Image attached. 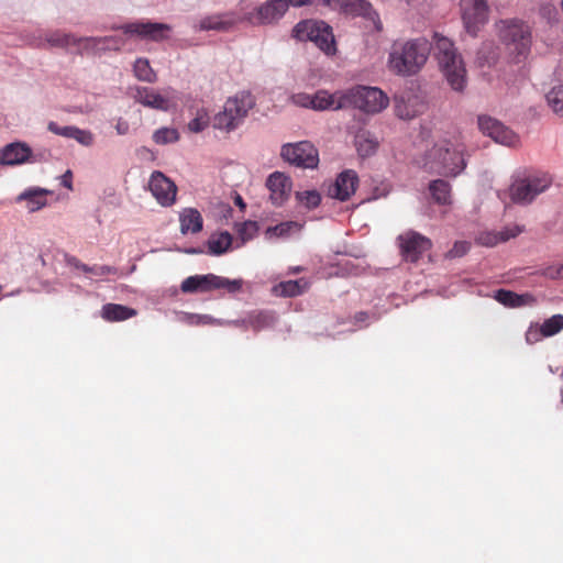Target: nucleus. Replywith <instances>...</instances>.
I'll return each mask as SVG.
<instances>
[{
    "instance_id": "f257e3e1",
    "label": "nucleus",
    "mask_w": 563,
    "mask_h": 563,
    "mask_svg": "<svg viewBox=\"0 0 563 563\" xmlns=\"http://www.w3.org/2000/svg\"><path fill=\"white\" fill-rule=\"evenodd\" d=\"M432 44L426 37L395 41L388 54V69L397 76L417 75L427 64Z\"/></svg>"
},
{
    "instance_id": "f03ea898",
    "label": "nucleus",
    "mask_w": 563,
    "mask_h": 563,
    "mask_svg": "<svg viewBox=\"0 0 563 563\" xmlns=\"http://www.w3.org/2000/svg\"><path fill=\"white\" fill-rule=\"evenodd\" d=\"M465 144L460 140H444L437 143L428 153L426 167L440 175L455 177L466 167Z\"/></svg>"
},
{
    "instance_id": "7ed1b4c3",
    "label": "nucleus",
    "mask_w": 563,
    "mask_h": 563,
    "mask_svg": "<svg viewBox=\"0 0 563 563\" xmlns=\"http://www.w3.org/2000/svg\"><path fill=\"white\" fill-rule=\"evenodd\" d=\"M434 42L435 57L448 84L453 90L463 91L466 87V69L461 55L450 38L435 33Z\"/></svg>"
},
{
    "instance_id": "20e7f679",
    "label": "nucleus",
    "mask_w": 563,
    "mask_h": 563,
    "mask_svg": "<svg viewBox=\"0 0 563 563\" xmlns=\"http://www.w3.org/2000/svg\"><path fill=\"white\" fill-rule=\"evenodd\" d=\"M499 40L506 45L517 62L523 60L531 46L529 26L517 20H500L496 23Z\"/></svg>"
},
{
    "instance_id": "39448f33",
    "label": "nucleus",
    "mask_w": 563,
    "mask_h": 563,
    "mask_svg": "<svg viewBox=\"0 0 563 563\" xmlns=\"http://www.w3.org/2000/svg\"><path fill=\"white\" fill-rule=\"evenodd\" d=\"M292 35L299 41L313 42L327 55H332L336 51L332 30L322 21H301L295 25Z\"/></svg>"
},
{
    "instance_id": "423d86ee",
    "label": "nucleus",
    "mask_w": 563,
    "mask_h": 563,
    "mask_svg": "<svg viewBox=\"0 0 563 563\" xmlns=\"http://www.w3.org/2000/svg\"><path fill=\"white\" fill-rule=\"evenodd\" d=\"M242 279H229L214 274L194 275L183 280L180 289L186 294L207 292L213 289H225L230 294L242 289Z\"/></svg>"
},
{
    "instance_id": "0eeeda50",
    "label": "nucleus",
    "mask_w": 563,
    "mask_h": 563,
    "mask_svg": "<svg viewBox=\"0 0 563 563\" xmlns=\"http://www.w3.org/2000/svg\"><path fill=\"white\" fill-rule=\"evenodd\" d=\"M349 108H357L366 113H378L389 103L388 97L376 87L356 86L346 90Z\"/></svg>"
},
{
    "instance_id": "6e6552de",
    "label": "nucleus",
    "mask_w": 563,
    "mask_h": 563,
    "mask_svg": "<svg viewBox=\"0 0 563 563\" xmlns=\"http://www.w3.org/2000/svg\"><path fill=\"white\" fill-rule=\"evenodd\" d=\"M552 184V177L547 173H539L514 180L510 186V198L516 203L528 205Z\"/></svg>"
},
{
    "instance_id": "1a4fd4ad",
    "label": "nucleus",
    "mask_w": 563,
    "mask_h": 563,
    "mask_svg": "<svg viewBox=\"0 0 563 563\" xmlns=\"http://www.w3.org/2000/svg\"><path fill=\"white\" fill-rule=\"evenodd\" d=\"M288 10L286 0H267L255 7L252 11L246 12L240 21L247 22L252 25H272L285 15Z\"/></svg>"
},
{
    "instance_id": "9d476101",
    "label": "nucleus",
    "mask_w": 563,
    "mask_h": 563,
    "mask_svg": "<svg viewBox=\"0 0 563 563\" xmlns=\"http://www.w3.org/2000/svg\"><path fill=\"white\" fill-rule=\"evenodd\" d=\"M280 156L300 168H316L319 164L318 150L309 141L284 144Z\"/></svg>"
},
{
    "instance_id": "9b49d317",
    "label": "nucleus",
    "mask_w": 563,
    "mask_h": 563,
    "mask_svg": "<svg viewBox=\"0 0 563 563\" xmlns=\"http://www.w3.org/2000/svg\"><path fill=\"white\" fill-rule=\"evenodd\" d=\"M461 11L466 32L476 36L481 27L488 22L487 0H461Z\"/></svg>"
},
{
    "instance_id": "f8f14e48",
    "label": "nucleus",
    "mask_w": 563,
    "mask_h": 563,
    "mask_svg": "<svg viewBox=\"0 0 563 563\" xmlns=\"http://www.w3.org/2000/svg\"><path fill=\"white\" fill-rule=\"evenodd\" d=\"M112 30H121L124 34L146 38L152 41H162L166 38V33L170 31V26L165 23L157 22H132L120 26H112Z\"/></svg>"
},
{
    "instance_id": "ddd939ff",
    "label": "nucleus",
    "mask_w": 563,
    "mask_h": 563,
    "mask_svg": "<svg viewBox=\"0 0 563 563\" xmlns=\"http://www.w3.org/2000/svg\"><path fill=\"white\" fill-rule=\"evenodd\" d=\"M398 242L402 257L411 263L417 262L432 245L428 238L415 231L400 234Z\"/></svg>"
},
{
    "instance_id": "4468645a",
    "label": "nucleus",
    "mask_w": 563,
    "mask_h": 563,
    "mask_svg": "<svg viewBox=\"0 0 563 563\" xmlns=\"http://www.w3.org/2000/svg\"><path fill=\"white\" fill-rule=\"evenodd\" d=\"M148 189L156 201L163 207H170L176 201L177 186L162 172L155 170L152 173Z\"/></svg>"
},
{
    "instance_id": "2eb2a0df",
    "label": "nucleus",
    "mask_w": 563,
    "mask_h": 563,
    "mask_svg": "<svg viewBox=\"0 0 563 563\" xmlns=\"http://www.w3.org/2000/svg\"><path fill=\"white\" fill-rule=\"evenodd\" d=\"M477 123L483 134L489 136L496 143L507 146H514L518 143L517 134L492 117L479 115Z\"/></svg>"
},
{
    "instance_id": "dca6fc26",
    "label": "nucleus",
    "mask_w": 563,
    "mask_h": 563,
    "mask_svg": "<svg viewBox=\"0 0 563 563\" xmlns=\"http://www.w3.org/2000/svg\"><path fill=\"white\" fill-rule=\"evenodd\" d=\"M170 92L172 89H166L165 93H159L153 88L137 87L134 99L144 107L161 111H168L174 106Z\"/></svg>"
},
{
    "instance_id": "f3484780",
    "label": "nucleus",
    "mask_w": 563,
    "mask_h": 563,
    "mask_svg": "<svg viewBox=\"0 0 563 563\" xmlns=\"http://www.w3.org/2000/svg\"><path fill=\"white\" fill-rule=\"evenodd\" d=\"M358 176L356 172L346 169L340 173L335 181L329 187L328 195L340 201H346L356 191Z\"/></svg>"
},
{
    "instance_id": "a211bd4d",
    "label": "nucleus",
    "mask_w": 563,
    "mask_h": 563,
    "mask_svg": "<svg viewBox=\"0 0 563 563\" xmlns=\"http://www.w3.org/2000/svg\"><path fill=\"white\" fill-rule=\"evenodd\" d=\"M312 109L317 111L347 109L346 90H338L333 93L327 90H318L312 95Z\"/></svg>"
},
{
    "instance_id": "6ab92c4d",
    "label": "nucleus",
    "mask_w": 563,
    "mask_h": 563,
    "mask_svg": "<svg viewBox=\"0 0 563 563\" xmlns=\"http://www.w3.org/2000/svg\"><path fill=\"white\" fill-rule=\"evenodd\" d=\"M271 192L269 199L274 206H282L290 195L291 181L289 177L280 172H275L266 180Z\"/></svg>"
},
{
    "instance_id": "aec40b11",
    "label": "nucleus",
    "mask_w": 563,
    "mask_h": 563,
    "mask_svg": "<svg viewBox=\"0 0 563 563\" xmlns=\"http://www.w3.org/2000/svg\"><path fill=\"white\" fill-rule=\"evenodd\" d=\"M31 157L32 148L24 142H13L0 148V165H22Z\"/></svg>"
},
{
    "instance_id": "412c9836",
    "label": "nucleus",
    "mask_w": 563,
    "mask_h": 563,
    "mask_svg": "<svg viewBox=\"0 0 563 563\" xmlns=\"http://www.w3.org/2000/svg\"><path fill=\"white\" fill-rule=\"evenodd\" d=\"M228 111L232 112L239 124L246 118L249 111L255 106V99L251 92L242 91L225 101Z\"/></svg>"
},
{
    "instance_id": "4be33fe9",
    "label": "nucleus",
    "mask_w": 563,
    "mask_h": 563,
    "mask_svg": "<svg viewBox=\"0 0 563 563\" xmlns=\"http://www.w3.org/2000/svg\"><path fill=\"white\" fill-rule=\"evenodd\" d=\"M241 22L235 19L232 12L211 14L199 21L200 31H229L235 23Z\"/></svg>"
},
{
    "instance_id": "5701e85b",
    "label": "nucleus",
    "mask_w": 563,
    "mask_h": 563,
    "mask_svg": "<svg viewBox=\"0 0 563 563\" xmlns=\"http://www.w3.org/2000/svg\"><path fill=\"white\" fill-rule=\"evenodd\" d=\"M180 231L183 234H196L202 230L203 219L195 208H185L179 214Z\"/></svg>"
},
{
    "instance_id": "b1692460",
    "label": "nucleus",
    "mask_w": 563,
    "mask_h": 563,
    "mask_svg": "<svg viewBox=\"0 0 563 563\" xmlns=\"http://www.w3.org/2000/svg\"><path fill=\"white\" fill-rule=\"evenodd\" d=\"M136 313L135 309L118 303H106L101 309V317L110 322L124 321Z\"/></svg>"
},
{
    "instance_id": "393cba45",
    "label": "nucleus",
    "mask_w": 563,
    "mask_h": 563,
    "mask_svg": "<svg viewBox=\"0 0 563 563\" xmlns=\"http://www.w3.org/2000/svg\"><path fill=\"white\" fill-rule=\"evenodd\" d=\"M520 233V229L515 227L514 229H506L499 232H482L476 238L478 244L483 246H495L500 242H506L510 238H515Z\"/></svg>"
},
{
    "instance_id": "a878e982",
    "label": "nucleus",
    "mask_w": 563,
    "mask_h": 563,
    "mask_svg": "<svg viewBox=\"0 0 563 563\" xmlns=\"http://www.w3.org/2000/svg\"><path fill=\"white\" fill-rule=\"evenodd\" d=\"M302 228H303V224L300 222L286 221V222L278 223L273 227H268L265 231V235L269 240L274 239V238L287 239L292 233L300 232Z\"/></svg>"
},
{
    "instance_id": "bb28decb",
    "label": "nucleus",
    "mask_w": 563,
    "mask_h": 563,
    "mask_svg": "<svg viewBox=\"0 0 563 563\" xmlns=\"http://www.w3.org/2000/svg\"><path fill=\"white\" fill-rule=\"evenodd\" d=\"M355 146L362 157L373 155L378 148V141L368 131H360L355 135Z\"/></svg>"
},
{
    "instance_id": "cd10ccee",
    "label": "nucleus",
    "mask_w": 563,
    "mask_h": 563,
    "mask_svg": "<svg viewBox=\"0 0 563 563\" xmlns=\"http://www.w3.org/2000/svg\"><path fill=\"white\" fill-rule=\"evenodd\" d=\"M340 3L342 12L346 15L369 18L373 13L371 3L365 0H341Z\"/></svg>"
},
{
    "instance_id": "c85d7f7f",
    "label": "nucleus",
    "mask_w": 563,
    "mask_h": 563,
    "mask_svg": "<svg viewBox=\"0 0 563 563\" xmlns=\"http://www.w3.org/2000/svg\"><path fill=\"white\" fill-rule=\"evenodd\" d=\"M107 51L104 37H78L76 52L79 54L98 55Z\"/></svg>"
},
{
    "instance_id": "c756f323",
    "label": "nucleus",
    "mask_w": 563,
    "mask_h": 563,
    "mask_svg": "<svg viewBox=\"0 0 563 563\" xmlns=\"http://www.w3.org/2000/svg\"><path fill=\"white\" fill-rule=\"evenodd\" d=\"M244 322L254 331L258 332L272 328L276 323V316L272 311H260L250 314Z\"/></svg>"
},
{
    "instance_id": "7c9ffc66",
    "label": "nucleus",
    "mask_w": 563,
    "mask_h": 563,
    "mask_svg": "<svg viewBox=\"0 0 563 563\" xmlns=\"http://www.w3.org/2000/svg\"><path fill=\"white\" fill-rule=\"evenodd\" d=\"M429 190L433 200L439 205H448L451 202V186L443 179L432 180Z\"/></svg>"
},
{
    "instance_id": "2f4dec72",
    "label": "nucleus",
    "mask_w": 563,
    "mask_h": 563,
    "mask_svg": "<svg viewBox=\"0 0 563 563\" xmlns=\"http://www.w3.org/2000/svg\"><path fill=\"white\" fill-rule=\"evenodd\" d=\"M46 191L43 189L25 190L16 197V201H27L30 211H36L46 205Z\"/></svg>"
},
{
    "instance_id": "473e14b6",
    "label": "nucleus",
    "mask_w": 563,
    "mask_h": 563,
    "mask_svg": "<svg viewBox=\"0 0 563 563\" xmlns=\"http://www.w3.org/2000/svg\"><path fill=\"white\" fill-rule=\"evenodd\" d=\"M232 244V236L229 232H222L219 235H212L208 240L209 254L221 255L225 253Z\"/></svg>"
},
{
    "instance_id": "72a5a7b5",
    "label": "nucleus",
    "mask_w": 563,
    "mask_h": 563,
    "mask_svg": "<svg viewBox=\"0 0 563 563\" xmlns=\"http://www.w3.org/2000/svg\"><path fill=\"white\" fill-rule=\"evenodd\" d=\"M240 124L235 122L232 112L228 111V107L224 103L223 110L218 112L212 120V126L218 130H223L227 132L235 130Z\"/></svg>"
},
{
    "instance_id": "f704fd0d",
    "label": "nucleus",
    "mask_w": 563,
    "mask_h": 563,
    "mask_svg": "<svg viewBox=\"0 0 563 563\" xmlns=\"http://www.w3.org/2000/svg\"><path fill=\"white\" fill-rule=\"evenodd\" d=\"M240 124L235 122L232 112L228 111V107L224 103L223 110L218 112L212 120V126L218 130H223L227 132L235 130Z\"/></svg>"
},
{
    "instance_id": "c9c22d12",
    "label": "nucleus",
    "mask_w": 563,
    "mask_h": 563,
    "mask_svg": "<svg viewBox=\"0 0 563 563\" xmlns=\"http://www.w3.org/2000/svg\"><path fill=\"white\" fill-rule=\"evenodd\" d=\"M307 283L303 279L287 280L278 284L275 287L276 292L284 297H295L303 292Z\"/></svg>"
},
{
    "instance_id": "e433bc0d",
    "label": "nucleus",
    "mask_w": 563,
    "mask_h": 563,
    "mask_svg": "<svg viewBox=\"0 0 563 563\" xmlns=\"http://www.w3.org/2000/svg\"><path fill=\"white\" fill-rule=\"evenodd\" d=\"M134 75L139 80L154 82L156 74L152 69L150 62L145 58H137L133 66Z\"/></svg>"
},
{
    "instance_id": "4c0bfd02",
    "label": "nucleus",
    "mask_w": 563,
    "mask_h": 563,
    "mask_svg": "<svg viewBox=\"0 0 563 563\" xmlns=\"http://www.w3.org/2000/svg\"><path fill=\"white\" fill-rule=\"evenodd\" d=\"M46 41L56 47H75L76 43H78V37L73 34L62 33V32H53L47 37Z\"/></svg>"
},
{
    "instance_id": "58836bf2",
    "label": "nucleus",
    "mask_w": 563,
    "mask_h": 563,
    "mask_svg": "<svg viewBox=\"0 0 563 563\" xmlns=\"http://www.w3.org/2000/svg\"><path fill=\"white\" fill-rule=\"evenodd\" d=\"M153 140L156 144H169L179 140V133L173 128H161L153 134Z\"/></svg>"
},
{
    "instance_id": "ea45409f",
    "label": "nucleus",
    "mask_w": 563,
    "mask_h": 563,
    "mask_svg": "<svg viewBox=\"0 0 563 563\" xmlns=\"http://www.w3.org/2000/svg\"><path fill=\"white\" fill-rule=\"evenodd\" d=\"M543 334L548 336L555 335L563 329V316L562 314H555L551 318L547 319L541 324Z\"/></svg>"
},
{
    "instance_id": "a19ab883",
    "label": "nucleus",
    "mask_w": 563,
    "mask_h": 563,
    "mask_svg": "<svg viewBox=\"0 0 563 563\" xmlns=\"http://www.w3.org/2000/svg\"><path fill=\"white\" fill-rule=\"evenodd\" d=\"M547 100L555 113L563 114V87H554L547 95Z\"/></svg>"
},
{
    "instance_id": "79ce46f5",
    "label": "nucleus",
    "mask_w": 563,
    "mask_h": 563,
    "mask_svg": "<svg viewBox=\"0 0 563 563\" xmlns=\"http://www.w3.org/2000/svg\"><path fill=\"white\" fill-rule=\"evenodd\" d=\"M210 123V118L208 112L205 109H201L197 112L195 119H192L188 123V129L190 132L199 133L203 131Z\"/></svg>"
},
{
    "instance_id": "37998d69",
    "label": "nucleus",
    "mask_w": 563,
    "mask_h": 563,
    "mask_svg": "<svg viewBox=\"0 0 563 563\" xmlns=\"http://www.w3.org/2000/svg\"><path fill=\"white\" fill-rule=\"evenodd\" d=\"M297 199L308 209L317 208L321 202V196L317 190H307L296 194Z\"/></svg>"
},
{
    "instance_id": "c03bdc74",
    "label": "nucleus",
    "mask_w": 563,
    "mask_h": 563,
    "mask_svg": "<svg viewBox=\"0 0 563 563\" xmlns=\"http://www.w3.org/2000/svg\"><path fill=\"white\" fill-rule=\"evenodd\" d=\"M257 223L255 221H246L240 224L238 229L239 236L243 242L250 241L257 232Z\"/></svg>"
},
{
    "instance_id": "a18cd8bd",
    "label": "nucleus",
    "mask_w": 563,
    "mask_h": 563,
    "mask_svg": "<svg viewBox=\"0 0 563 563\" xmlns=\"http://www.w3.org/2000/svg\"><path fill=\"white\" fill-rule=\"evenodd\" d=\"M495 299L501 305L516 308L517 294L506 289H499L495 294Z\"/></svg>"
},
{
    "instance_id": "49530a36",
    "label": "nucleus",
    "mask_w": 563,
    "mask_h": 563,
    "mask_svg": "<svg viewBox=\"0 0 563 563\" xmlns=\"http://www.w3.org/2000/svg\"><path fill=\"white\" fill-rule=\"evenodd\" d=\"M76 126H60L56 122L51 121L47 124V130L56 135L64 136L67 139L73 137V133L75 132Z\"/></svg>"
},
{
    "instance_id": "de8ad7c7",
    "label": "nucleus",
    "mask_w": 563,
    "mask_h": 563,
    "mask_svg": "<svg viewBox=\"0 0 563 563\" xmlns=\"http://www.w3.org/2000/svg\"><path fill=\"white\" fill-rule=\"evenodd\" d=\"M79 144L85 146H90L93 143V135L88 130H81L76 126L75 132L73 133V137Z\"/></svg>"
},
{
    "instance_id": "09e8293b",
    "label": "nucleus",
    "mask_w": 563,
    "mask_h": 563,
    "mask_svg": "<svg viewBox=\"0 0 563 563\" xmlns=\"http://www.w3.org/2000/svg\"><path fill=\"white\" fill-rule=\"evenodd\" d=\"M542 338L547 336L543 334L542 328L539 324H531L526 332V341L529 344H534Z\"/></svg>"
},
{
    "instance_id": "8fccbe9b",
    "label": "nucleus",
    "mask_w": 563,
    "mask_h": 563,
    "mask_svg": "<svg viewBox=\"0 0 563 563\" xmlns=\"http://www.w3.org/2000/svg\"><path fill=\"white\" fill-rule=\"evenodd\" d=\"M292 102L296 106L302 107V108H310L312 109L313 99L312 95L306 93V92H299L291 97Z\"/></svg>"
},
{
    "instance_id": "3c124183",
    "label": "nucleus",
    "mask_w": 563,
    "mask_h": 563,
    "mask_svg": "<svg viewBox=\"0 0 563 563\" xmlns=\"http://www.w3.org/2000/svg\"><path fill=\"white\" fill-rule=\"evenodd\" d=\"M543 275L551 279H561L563 278V263L562 264H553L543 269Z\"/></svg>"
},
{
    "instance_id": "603ef678",
    "label": "nucleus",
    "mask_w": 563,
    "mask_h": 563,
    "mask_svg": "<svg viewBox=\"0 0 563 563\" xmlns=\"http://www.w3.org/2000/svg\"><path fill=\"white\" fill-rule=\"evenodd\" d=\"M470 243L465 241L455 242L453 247L449 251L451 257H460L465 255L470 250Z\"/></svg>"
},
{
    "instance_id": "864d4df0",
    "label": "nucleus",
    "mask_w": 563,
    "mask_h": 563,
    "mask_svg": "<svg viewBox=\"0 0 563 563\" xmlns=\"http://www.w3.org/2000/svg\"><path fill=\"white\" fill-rule=\"evenodd\" d=\"M114 273H115V268L112 266L95 265V266H90L89 274H92L95 276H106V275L114 274Z\"/></svg>"
},
{
    "instance_id": "5fc2aeb1",
    "label": "nucleus",
    "mask_w": 563,
    "mask_h": 563,
    "mask_svg": "<svg viewBox=\"0 0 563 563\" xmlns=\"http://www.w3.org/2000/svg\"><path fill=\"white\" fill-rule=\"evenodd\" d=\"M103 37H104L107 51H110V49L119 51L124 44V42L121 37H117V36H103Z\"/></svg>"
},
{
    "instance_id": "6e6d98bb",
    "label": "nucleus",
    "mask_w": 563,
    "mask_h": 563,
    "mask_svg": "<svg viewBox=\"0 0 563 563\" xmlns=\"http://www.w3.org/2000/svg\"><path fill=\"white\" fill-rule=\"evenodd\" d=\"M211 317L200 314H188L187 322L191 325L208 324L211 322Z\"/></svg>"
},
{
    "instance_id": "4d7b16f0",
    "label": "nucleus",
    "mask_w": 563,
    "mask_h": 563,
    "mask_svg": "<svg viewBox=\"0 0 563 563\" xmlns=\"http://www.w3.org/2000/svg\"><path fill=\"white\" fill-rule=\"evenodd\" d=\"M516 299V308L523 307V306H531L536 303V298L531 294H517Z\"/></svg>"
},
{
    "instance_id": "13d9d810",
    "label": "nucleus",
    "mask_w": 563,
    "mask_h": 563,
    "mask_svg": "<svg viewBox=\"0 0 563 563\" xmlns=\"http://www.w3.org/2000/svg\"><path fill=\"white\" fill-rule=\"evenodd\" d=\"M490 47L492 45L490 44H487V45H484L483 48L478 52V60H482L484 59V63H487V64H492L496 60L497 58V53H495L494 51L490 52V56H485L484 55V49L485 47Z\"/></svg>"
},
{
    "instance_id": "bf43d9fd",
    "label": "nucleus",
    "mask_w": 563,
    "mask_h": 563,
    "mask_svg": "<svg viewBox=\"0 0 563 563\" xmlns=\"http://www.w3.org/2000/svg\"><path fill=\"white\" fill-rule=\"evenodd\" d=\"M129 123L125 121V120H122V119H119L117 124H115V130L118 132V134L120 135H124L129 132Z\"/></svg>"
},
{
    "instance_id": "052dcab7",
    "label": "nucleus",
    "mask_w": 563,
    "mask_h": 563,
    "mask_svg": "<svg viewBox=\"0 0 563 563\" xmlns=\"http://www.w3.org/2000/svg\"><path fill=\"white\" fill-rule=\"evenodd\" d=\"M65 262L68 266L76 268V269H78L80 267V265L82 264L77 257H75L73 255H66Z\"/></svg>"
},
{
    "instance_id": "680f3d73",
    "label": "nucleus",
    "mask_w": 563,
    "mask_h": 563,
    "mask_svg": "<svg viewBox=\"0 0 563 563\" xmlns=\"http://www.w3.org/2000/svg\"><path fill=\"white\" fill-rule=\"evenodd\" d=\"M288 2V7L289 5H292V7H302V5H307L311 2V0H286Z\"/></svg>"
},
{
    "instance_id": "e2e57ef3",
    "label": "nucleus",
    "mask_w": 563,
    "mask_h": 563,
    "mask_svg": "<svg viewBox=\"0 0 563 563\" xmlns=\"http://www.w3.org/2000/svg\"><path fill=\"white\" fill-rule=\"evenodd\" d=\"M63 185L67 188H71V172L67 170L63 176Z\"/></svg>"
},
{
    "instance_id": "0e129e2a",
    "label": "nucleus",
    "mask_w": 563,
    "mask_h": 563,
    "mask_svg": "<svg viewBox=\"0 0 563 563\" xmlns=\"http://www.w3.org/2000/svg\"><path fill=\"white\" fill-rule=\"evenodd\" d=\"M367 318V313L366 312H358L355 314V320L356 321H365Z\"/></svg>"
},
{
    "instance_id": "69168bd1",
    "label": "nucleus",
    "mask_w": 563,
    "mask_h": 563,
    "mask_svg": "<svg viewBox=\"0 0 563 563\" xmlns=\"http://www.w3.org/2000/svg\"><path fill=\"white\" fill-rule=\"evenodd\" d=\"M235 203H236L239 207H241V208H245V203H244V201H243V199H242V197H241V196H238V197L235 198Z\"/></svg>"
},
{
    "instance_id": "338daca9",
    "label": "nucleus",
    "mask_w": 563,
    "mask_h": 563,
    "mask_svg": "<svg viewBox=\"0 0 563 563\" xmlns=\"http://www.w3.org/2000/svg\"><path fill=\"white\" fill-rule=\"evenodd\" d=\"M78 269H80L81 272H84L86 274L90 273V266H88V265H86L84 263L80 265V267Z\"/></svg>"
},
{
    "instance_id": "774afa93",
    "label": "nucleus",
    "mask_w": 563,
    "mask_h": 563,
    "mask_svg": "<svg viewBox=\"0 0 563 563\" xmlns=\"http://www.w3.org/2000/svg\"><path fill=\"white\" fill-rule=\"evenodd\" d=\"M558 73L560 76H563V64L559 67Z\"/></svg>"
}]
</instances>
